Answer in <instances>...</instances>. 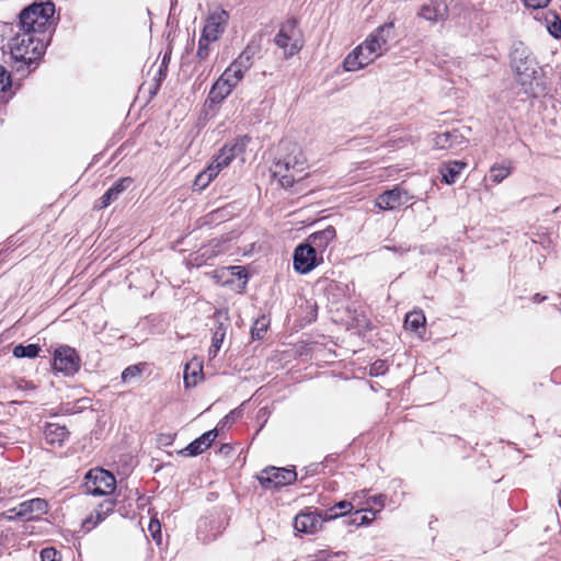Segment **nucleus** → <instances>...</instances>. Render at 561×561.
<instances>
[{"label": "nucleus", "instance_id": "19", "mask_svg": "<svg viewBox=\"0 0 561 561\" xmlns=\"http://www.w3.org/2000/svg\"><path fill=\"white\" fill-rule=\"evenodd\" d=\"M252 56L253 54L249 48L244 49L239 57L230 64V66L226 69L228 76L234 77L239 82L243 79L245 72L252 66Z\"/></svg>", "mask_w": 561, "mask_h": 561}, {"label": "nucleus", "instance_id": "3", "mask_svg": "<svg viewBox=\"0 0 561 561\" xmlns=\"http://www.w3.org/2000/svg\"><path fill=\"white\" fill-rule=\"evenodd\" d=\"M307 169L306 157L299 146L288 144L286 153L280 156L272 168V173L284 187H289L294 182L304 178Z\"/></svg>", "mask_w": 561, "mask_h": 561}, {"label": "nucleus", "instance_id": "23", "mask_svg": "<svg viewBox=\"0 0 561 561\" xmlns=\"http://www.w3.org/2000/svg\"><path fill=\"white\" fill-rule=\"evenodd\" d=\"M69 432L66 426L49 423L44 430V436L48 444L61 445L68 438Z\"/></svg>", "mask_w": 561, "mask_h": 561}, {"label": "nucleus", "instance_id": "10", "mask_svg": "<svg viewBox=\"0 0 561 561\" xmlns=\"http://www.w3.org/2000/svg\"><path fill=\"white\" fill-rule=\"evenodd\" d=\"M295 470L286 468L271 467L261 471L259 476L260 483L267 489L288 485L296 481Z\"/></svg>", "mask_w": 561, "mask_h": 561}, {"label": "nucleus", "instance_id": "8", "mask_svg": "<svg viewBox=\"0 0 561 561\" xmlns=\"http://www.w3.org/2000/svg\"><path fill=\"white\" fill-rule=\"evenodd\" d=\"M229 20V13L221 9L216 8L209 12L205 20V25L202 31V36L205 41L217 42L224 34Z\"/></svg>", "mask_w": 561, "mask_h": 561}, {"label": "nucleus", "instance_id": "39", "mask_svg": "<svg viewBox=\"0 0 561 561\" xmlns=\"http://www.w3.org/2000/svg\"><path fill=\"white\" fill-rule=\"evenodd\" d=\"M336 508L351 511L354 508V503L352 501H341V502L336 503L333 507H331L329 511H327L325 513L334 514L333 512H335Z\"/></svg>", "mask_w": 561, "mask_h": 561}, {"label": "nucleus", "instance_id": "16", "mask_svg": "<svg viewBox=\"0 0 561 561\" xmlns=\"http://www.w3.org/2000/svg\"><path fill=\"white\" fill-rule=\"evenodd\" d=\"M417 15L428 22L438 23L447 18L448 7L445 1L430 0L421 7Z\"/></svg>", "mask_w": 561, "mask_h": 561}, {"label": "nucleus", "instance_id": "35", "mask_svg": "<svg viewBox=\"0 0 561 561\" xmlns=\"http://www.w3.org/2000/svg\"><path fill=\"white\" fill-rule=\"evenodd\" d=\"M225 336H226V329L224 328L222 324H220L214 332V335L211 339L213 347L220 350L221 344L225 340Z\"/></svg>", "mask_w": 561, "mask_h": 561}, {"label": "nucleus", "instance_id": "45", "mask_svg": "<svg viewBox=\"0 0 561 561\" xmlns=\"http://www.w3.org/2000/svg\"><path fill=\"white\" fill-rule=\"evenodd\" d=\"M317 558H318L320 561H329L330 554H329V553H327L325 551H320V552L317 554Z\"/></svg>", "mask_w": 561, "mask_h": 561}, {"label": "nucleus", "instance_id": "34", "mask_svg": "<svg viewBox=\"0 0 561 561\" xmlns=\"http://www.w3.org/2000/svg\"><path fill=\"white\" fill-rule=\"evenodd\" d=\"M215 179V176L209 175L208 167L201 172L195 179V186H198L199 190H204L209 185V183Z\"/></svg>", "mask_w": 561, "mask_h": 561}, {"label": "nucleus", "instance_id": "46", "mask_svg": "<svg viewBox=\"0 0 561 561\" xmlns=\"http://www.w3.org/2000/svg\"><path fill=\"white\" fill-rule=\"evenodd\" d=\"M383 368V363L382 362H376L374 365H373V369L376 370V371H379L380 369Z\"/></svg>", "mask_w": 561, "mask_h": 561}, {"label": "nucleus", "instance_id": "17", "mask_svg": "<svg viewBox=\"0 0 561 561\" xmlns=\"http://www.w3.org/2000/svg\"><path fill=\"white\" fill-rule=\"evenodd\" d=\"M336 231L333 226L311 233L307 239V244L316 252L320 254V260H323L322 254L327 250L328 245L335 239Z\"/></svg>", "mask_w": 561, "mask_h": 561}, {"label": "nucleus", "instance_id": "1", "mask_svg": "<svg viewBox=\"0 0 561 561\" xmlns=\"http://www.w3.org/2000/svg\"><path fill=\"white\" fill-rule=\"evenodd\" d=\"M393 22L378 26L362 44L347 54L343 61L344 69L357 71L385 55L389 50V42L393 38Z\"/></svg>", "mask_w": 561, "mask_h": 561}, {"label": "nucleus", "instance_id": "15", "mask_svg": "<svg viewBox=\"0 0 561 561\" xmlns=\"http://www.w3.org/2000/svg\"><path fill=\"white\" fill-rule=\"evenodd\" d=\"M413 198L407 191L397 186L390 191L380 194L377 197L376 204L381 209H396L407 204Z\"/></svg>", "mask_w": 561, "mask_h": 561}, {"label": "nucleus", "instance_id": "18", "mask_svg": "<svg viewBox=\"0 0 561 561\" xmlns=\"http://www.w3.org/2000/svg\"><path fill=\"white\" fill-rule=\"evenodd\" d=\"M432 144L437 150L457 149L465 144V138L458 130H451L435 134L432 138Z\"/></svg>", "mask_w": 561, "mask_h": 561}, {"label": "nucleus", "instance_id": "38", "mask_svg": "<svg viewBox=\"0 0 561 561\" xmlns=\"http://www.w3.org/2000/svg\"><path fill=\"white\" fill-rule=\"evenodd\" d=\"M42 561H59L58 552L54 548H45L41 551Z\"/></svg>", "mask_w": 561, "mask_h": 561}, {"label": "nucleus", "instance_id": "47", "mask_svg": "<svg viewBox=\"0 0 561 561\" xmlns=\"http://www.w3.org/2000/svg\"><path fill=\"white\" fill-rule=\"evenodd\" d=\"M219 350H217L216 347H213V345L210 346L209 348V355L215 357L217 355Z\"/></svg>", "mask_w": 561, "mask_h": 561}, {"label": "nucleus", "instance_id": "31", "mask_svg": "<svg viewBox=\"0 0 561 561\" xmlns=\"http://www.w3.org/2000/svg\"><path fill=\"white\" fill-rule=\"evenodd\" d=\"M511 174V168L505 165H493L490 169V178L494 183H500Z\"/></svg>", "mask_w": 561, "mask_h": 561}, {"label": "nucleus", "instance_id": "6", "mask_svg": "<svg viewBox=\"0 0 561 561\" xmlns=\"http://www.w3.org/2000/svg\"><path fill=\"white\" fill-rule=\"evenodd\" d=\"M285 58H290L304 47V36L296 20L284 22L274 38Z\"/></svg>", "mask_w": 561, "mask_h": 561}, {"label": "nucleus", "instance_id": "32", "mask_svg": "<svg viewBox=\"0 0 561 561\" xmlns=\"http://www.w3.org/2000/svg\"><path fill=\"white\" fill-rule=\"evenodd\" d=\"M214 43L213 41H205L204 36L201 35V38L198 41V48L196 51V57L199 60H206L210 54V44Z\"/></svg>", "mask_w": 561, "mask_h": 561}, {"label": "nucleus", "instance_id": "2", "mask_svg": "<svg viewBox=\"0 0 561 561\" xmlns=\"http://www.w3.org/2000/svg\"><path fill=\"white\" fill-rule=\"evenodd\" d=\"M47 36H38L26 31L18 33L9 42V49L12 59L21 64L18 66V71L23 70L25 66L28 71L32 65L41 58L45 50V43Z\"/></svg>", "mask_w": 561, "mask_h": 561}, {"label": "nucleus", "instance_id": "27", "mask_svg": "<svg viewBox=\"0 0 561 561\" xmlns=\"http://www.w3.org/2000/svg\"><path fill=\"white\" fill-rule=\"evenodd\" d=\"M425 322L426 319L422 311H412L405 316L404 327L408 330L419 333L421 329H424Z\"/></svg>", "mask_w": 561, "mask_h": 561}, {"label": "nucleus", "instance_id": "12", "mask_svg": "<svg viewBox=\"0 0 561 561\" xmlns=\"http://www.w3.org/2000/svg\"><path fill=\"white\" fill-rule=\"evenodd\" d=\"M242 152L243 145L238 140H236L232 144L224 146L219 153L214 158L211 163L208 165L209 175L216 178L221 170L227 168Z\"/></svg>", "mask_w": 561, "mask_h": 561}, {"label": "nucleus", "instance_id": "20", "mask_svg": "<svg viewBox=\"0 0 561 561\" xmlns=\"http://www.w3.org/2000/svg\"><path fill=\"white\" fill-rule=\"evenodd\" d=\"M114 510L113 501H104L83 520V527L91 530L103 522Z\"/></svg>", "mask_w": 561, "mask_h": 561}, {"label": "nucleus", "instance_id": "44", "mask_svg": "<svg viewBox=\"0 0 561 561\" xmlns=\"http://www.w3.org/2000/svg\"><path fill=\"white\" fill-rule=\"evenodd\" d=\"M220 79L225 81L227 84H229L230 88L232 89H234L239 83V80H237L234 77L228 76V72L226 70L220 76Z\"/></svg>", "mask_w": 561, "mask_h": 561}, {"label": "nucleus", "instance_id": "13", "mask_svg": "<svg viewBox=\"0 0 561 561\" xmlns=\"http://www.w3.org/2000/svg\"><path fill=\"white\" fill-rule=\"evenodd\" d=\"M322 260L320 254L308 247L307 243L296 248L294 253V267L297 272L306 274L313 270Z\"/></svg>", "mask_w": 561, "mask_h": 561}, {"label": "nucleus", "instance_id": "37", "mask_svg": "<svg viewBox=\"0 0 561 561\" xmlns=\"http://www.w3.org/2000/svg\"><path fill=\"white\" fill-rule=\"evenodd\" d=\"M11 87V77L7 69L0 66V91H5Z\"/></svg>", "mask_w": 561, "mask_h": 561}, {"label": "nucleus", "instance_id": "42", "mask_svg": "<svg viewBox=\"0 0 561 561\" xmlns=\"http://www.w3.org/2000/svg\"><path fill=\"white\" fill-rule=\"evenodd\" d=\"M364 499H366V491L365 490L355 493L352 496V502L354 503V507L357 506V507L362 508L363 506H365V502H363Z\"/></svg>", "mask_w": 561, "mask_h": 561}, {"label": "nucleus", "instance_id": "26", "mask_svg": "<svg viewBox=\"0 0 561 561\" xmlns=\"http://www.w3.org/2000/svg\"><path fill=\"white\" fill-rule=\"evenodd\" d=\"M202 363L198 360H192L185 365L184 368V385L186 388H191L197 385L202 378Z\"/></svg>", "mask_w": 561, "mask_h": 561}, {"label": "nucleus", "instance_id": "48", "mask_svg": "<svg viewBox=\"0 0 561 561\" xmlns=\"http://www.w3.org/2000/svg\"><path fill=\"white\" fill-rule=\"evenodd\" d=\"M543 299H545V297H540V295H539V294H536V295L534 296V301H535V302H537V301H542Z\"/></svg>", "mask_w": 561, "mask_h": 561}, {"label": "nucleus", "instance_id": "28", "mask_svg": "<svg viewBox=\"0 0 561 561\" xmlns=\"http://www.w3.org/2000/svg\"><path fill=\"white\" fill-rule=\"evenodd\" d=\"M386 496L382 494L369 496L365 501V506L357 510L355 515H358L362 512L365 513H377L385 506Z\"/></svg>", "mask_w": 561, "mask_h": 561}, {"label": "nucleus", "instance_id": "40", "mask_svg": "<svg viewBox=\"0 0 561 561\" xmlns=\"http://www.w3.org/2000/svg\"><path fill=\"white\" fill-rule=\"evenodd\" d=\"M523 2L528 8L539 9L547 7L550 0H523Z\"/></svg>", "mask_w": 561, "mask_h": 561}, {"label": "nucleus", "instance_id": "7", "mask_svg": "<svg viewBox=\"0 0 561 561\" xmlns=\"http://www.w3.org/2000/svg\"><path fill=\"white\" fill-rule=\"evenodd\" d=\"M85 489L92 495H107L116 488L115 477L102 468H93L85 474Z\"/></svg>", "mask_w": 561, "mask_h": 561}, {"label": "nucleus", "instance_id": "41", "mask_svg": "<svg viewBox=\"0 0 561 561\" xmlns=\"http://www.w3.org/2000/svg\"><path fill=\"white\" fill-rule=\"evenodd\" d=\"M371 516L369 517L367 514H358V515H355L356 518L353 519V523H356L357 525H367L369 524L376 516L375 513H370Z\"/></svg>", "mask_w": 561, "mask_h": 561}, {"label": "nucleus", "instance_id": "33", "mask_svg": "<svg viewBox=\"0 0 561 561\" xmlns=\"http://www.w3.org/2000/svg\"><path fill=\"white\" fill-rule=\"evenodd\" d=\"M149 533L152 537V539L160 545L162 541V534H161V524L158 519L151 518L149 526H148Z\"/></svg>", "mask_w": 561, "mask_h": 561}, {"label": "nucleus", "instance_id": "25", "mask_svg": "<svg viewBox=\"0 0 561 561\" xmlns=\"http://www.w3.org/2000/svg\"><path fill=\"white\" fill-rule=\"evenodd\" d=\"M232 90L233 89L219 77L208 93V101L211 104H219L232 92Z\"/></svg>", "mask_w": 561, "mask_h": 561}, {"label": "nucleus", "instance_id": "30", "mask_svg": "<svg viewBox=\"0 0 561 561\" xmlns=\"http://www.w3.org/2000/svg\"><path fill=\"white\" fill-rule=\"evenodd\" d=\"M144 367L145 366L142 364L128 366L122 373V376H121L122 380L124 382H130L134 379L139 378L141 373H142V370H144Z\"/></svg>", "mask_w": 561, "mask_h": 561}, {"label": "nucleus", "instance_id": "29", "mask_svg": "<svg viewBox=\"0 0 561 561\" xmlns=\"http://www.w3.org/2000/svg\"><path fill=\"white\" fill-rule=\"evenodd\" d=\"M41 347L37 344L22 345L19 344L13 348V355L16 358H35L38 356Z\"/></svg>", "mask_w": 561, "mask_h": 561}, {"label": "nucleus", "instance_id": "9", "mask_svg": "<svg viewBox=\"0 0 561 561\" xmlns=\"http://www.w3.org/2000/svg\"><path fill=\"white\" fill-rule=\"evenodd\" d=\"M53 367L66 376H71L80 368V357L75 348L60 346L54 353Z\"/></svg>", "mask_w": 561, "mask_h": 561}, {"label": "nucleus", "instance_id": "36", "mask_svg": "<svg viewBox=\"0 0 561 561\" xmlns=\"http://www.w3.org/2000/svg\"><path fill=\"white\" fill-rule=\"evenodd\" d=\"M553 18V21L549 22L548 24V31L549 33L556 37H561V20L553 13H550Z\"/></svg>", "mask_w": 561, "mask_h": 561}, {"label": "nucleus", "instance_id": "24", "mask_svg": "<svg viewBox=\"0 0 561 561\" xmlns=\"http://www.w3.org/2000/svg\"><path fill=\"white\" fill-rule=\"evenodd\" d=\"M466 165L467 163L462 161H449L445 163L440 169L443 181L446 184L455 183Z\"/></svg>", "mask_w": 561, "mask_h": 561}, {"label": "nucleus", "instance_id": "21", "mask_svg": "<svg viewBox=\"0 0 561 561\" xmlns=\"http://www.w3.org/2000/svg\"><path fill=\"white\" fill-rule=\"evenodd\" d=\"M217 437V431L210 430L204 433L201 437L193 440L186 448L188 456H197L206 450Z\"/></svg>", "mask_w": 561, "mask_h": 561}, {"label": "nucleus", "instance_id": "5", "mask_svg": "<svg viewBox=\"0 0 561 561\" xmlns=\"http://www.w3.org/2000/svg\"><path fill=\"white\" fill-rule=\"evenodd\" d=\"M511 65L517 81L525 88V92L535 94L531 85L537 75V64L524 43H514L511 51Z\"/></svg>", "mask_w": 561, "mask_h": 561}, {"label": "nucleus", "instance_id": "11", "mask_svg": "<svg viewBox=\"0 0 561 561\" xmlns=\"http://www.w3.org/2000/svg\"><path fill=\"white\" fill-rule=\"evenodd\" d=\"M339 515H343V513H341V514L325 513V515L322 516L321 514H319L317 512H304V513L298 514L295 517L294 527L299 533L314 534L316 531H318L321 528L323 520L336 518Z\"/></svg>", "mask_w": 561, "mask_h": 561}, {"label": "nucleus", "instance_id": "22", "mask_svg": "<svg viewBox=\"0 0 561 561\" xmlns=\"http://www.w3.org/2000/svg\"><path fill=\"white\" fill-rule=\"evenodd\" d=\"M131 184L130 178L119 179L115 184L110 187L101 198L100 208L110 206L114 201L117 199L118 195L124 192Z\"/></svg>", "mask_w": 561, "mask_h": 561}, {"label": "nucleus", "instance_id": "14", "mask_svg": "<svg viewBox=\"0 0 561 561\" xmlns=\"http://www.w3.org/2000/svg\"><path fill=\"white\" fill-rule=\"evenodd\" d=\"M48 504L44 499L35 497L20 503L9 512L14 513L16 517L34 519L47 513Z\"/></svg>", "mask_w": 561, "mask_h": 561}, {"label": "nucleus", "instance_id": "43", "mask_svg": "<svg viewBox=\"0 0 561 561\" xmlns=\"http://www.w3.org/2000/svg\"><path fill=\"white\" fill-rule=\"evenodd\" d=\"M226 272L240 279L247 277L245 271L242 266H229ZM222 273H225V271Z\"/></svg>", "mask_w": 561, "mask_h": 561}, {"label": "nucleus", "instance_id": "4", "mask_svg": "<svg viewBox=\"0 0 561 561\" xmlns=\"http://www.w3.org/2000/svg\"><path fill=\"white\" fill-rule=\"evenodd\" d=\"M55 4L53 2H34L20 13V26L34 35L47 36L46 31L54 23Z\"/></svg>", "mask_w": 561, "mask_h": 561}]
</instances>
